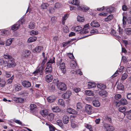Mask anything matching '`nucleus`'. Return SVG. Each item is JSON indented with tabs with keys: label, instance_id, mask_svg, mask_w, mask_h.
<instances>
[{
	"label": "nucleus",
	"instance_id": "61",
	"mask_svg": "<svg viewBox=\"0 0 131 131\" xmlns=\"http://www.w3.org/2000/svg\"><path fill=\"white\" fill-rule=\"evenodd\" d=\"M48 124L49 125L50 131H54V127L52 125Z\"/></svg>",
	"mask_w": 131,
	"mask_h": 131
},
{
	"label": "nucleus",
	"instance_id": "45",
	"mask_svg": "<svg viewBox=\"0 0 131 131\" xmlns=\"http://www.w3.org/2000/svg\"><path fill=\"white\" fill-rule=\"evenodd\" d=\"M113 18V16L112 14H110L108 16L107 18H105L104 20L107 21L111 20Z\"/></svg>",
	"mask_w": 131,
	"mask_h": 131
},
{
	"label": "nucleus",
	"instance_id": "14",
	"mask_svg": "<svg viewBox=\"0 0 131 131\" xmlns=\"http://www.w3.org/2000/svg\"><path fill=\"white\" fill-rule=\"evenodd\" d=\"M71 126L72 128L78 130L79 127L78 123L74 122H71Z\"/></svg>",
	"mask_w": 131,
	"mask_h": 131
},
{
	"label": "nucleus",
	"instance_id": "51",
	"mask_svg": "<svg viewBox=\"0 0 131 131\" xmlns=\"http://www.w3.org/2000/svg\"><path fill=\"white\" fill-rule=\"evenodd\" d=\"M15 100L17 102L21 103L23 102L24 99L18 97L16 98Z\"/></svg>",
	"mask_w": 131,
	"mask_h": 131
},
{
	"label": "nucleus",
	"instance_id": "15",
	"mask_svg": "<svg viewBox=\"0 0 131 131\" xmlns=\"http://www.w3.org/2000/svg\"><path fill=\"white\" fill-rule=\"evenodd\" d=\"M47 99L48 102L51 103L54 101L56 99V97L54 95H51L47 97Z\"/></svg>",
	"mask_w": 131,
	"mask_h": 131
},
{
	"label": "nucleus",
	"instance_id": "29",
	"mask_svg": "<svg viewBox=\"0 0 131 131\" xmlns=\"http://www.w3.org/2000/svg\"><path fill=\"white\" fill-rule=\"evenodd\" d=\"M67 111L70 114H77V112L71 108H69L67 109Z\"/></svg>",
	"mask_w": 131,
	"mask_h": 131
},
{
	"label": "nucleus",
	"instance_id": "9",
	"mask_svg": "<svg viewBox=\"0 0 131 131\" xmlns=\"http://www.w3.org/2000/svg\"><path fill=\"white\" fill-rule=\"evenodd\" d=\"M71 94V92L70 91H67L66 93L62 94V96L64 99H67L69 98Z\"/></svg>",
	"mask_w": 131,
	"mask_h": 131
},
{
	"label": "nucleus",
	"instance_id": "4",
	"mask_svg": "<svg viewBox=\"0 0 131 131\" xmlns=\"http://www.w3.org/2000/svg\"><path fill=\"white\" fill-rule=\"evenodd\" d=\"M103 127L106 131H113L114 129V127L113 126L107 123L104 124Z\"/></svg>",
	"mask_w": 131,
	"mask_h": 131
},
{
	"label": "nucleus",
	"instance_id": "19",
	"mask_svg": "<svg viewBox=\"0 0 131 131\" xmlns=\"http://www.w3.org/2000/svg\"><path fill=\"white\" fill-rule=\"evenodd\" d=\"M124 67L123 66L120 67L116 71V72L114 73V74L112 75L113 77H114L116 76L117 74H118V72L119 73H121L123 71V69H124Z\"/></svg>",
	"mask_w": 131,
	"mask_h": 131
},
{
	"label": "nucleus",
	"instance_id": "36",
	"mask_svg": "<svg viewBox=\"0 0 131 131\" xmlns=\"http://www.w3.org/2000/svg\"><path fill=\"white\" fill-rule=\"evenodd\" d=\"M77 66V64L75 61H71L70 64V67L72 69H74Z\"/></svg>",
	"mask_w": 131,
	"mask_h": 131
},
{
	"label": "nucleus",
	"instance_id": "1",
	"mask_svg": "<svg viewBox=\"0 0 131 131\" xmlns=\"http://www.w3.org/2000/svg\"><path fill=\"white\" fill-rule=\"evenodd\" d=\"M53 82L56 84L57 87L58 89L62 91L65 90L67 89L66 85L64 83L59 82L57 80H53Z\"/></svg>",
	"mask_w": 131,
	"mask_h": 131
},
{
	"label": "nucleus",
	"instance_id": "3",
	"mask_svg": "<svg viewBox=\"0 0 131 131\" xmlns=\"http://www.w3.org/2000/svg\"><path fill=\"white\" fill-rule=\"evenodd\" d=\"M31 112L34 115L37 116V108L36 105L34 104H31L30 106Z\"/></svg>",
	"mask_w": 131,
	"mask_h": 131
},
{
	"label": "nucleus",
	"instance_id": "52",
	"mask_svg": "<svg viewBox=\"0 0 131 131\" xmlns=\"http://www.w3.org/2000/svg\"><path fill=\"white\" fill-rule=\"evenodd\" d=\"M38 31L34 30L31 31L30 32V35L32 36H35L38 34Z\"/></svg>",
	"mask_w": 131,
	"mask_h": 131
},
{
	"label": "nucleus",
	"instance_id": "17",
	"mask_svg": "<svg viewBox=\"0 0 131 131\" xmlns=\"http://www.w3.org/2000/svg\"><path fill=\"white\" fill-rule=\"evenodd\" d=\"M99 94L102 97H104L107 96L108 93L106 91L103 90L99 91Z\"/></svg>",
	"mask_w": 131,
	"mask_h": 131
},
{
	"label": "nucleus",
	"instance_id": "58",
	"mask_svg": "<svg viewBox=\"0 0 131 131\" xmlns=\"http://www.w3.org/2000/svg\"><path fill=\"white\" fill-rule=\"evenodd\" d=\"M71 3L76 5H78L79 3V2L78 0H73L72 1Z\"/></svg>",
	"mask_w": 131,
	"mask_h": 131
},
{
	"label": "nucleus",
	"instance_id": "54",
	"mask_svg": "<svg viewBox=\"0 0 131 131\" xmlns=\"http://www.w3.org/2000/svg\"><path fill=\"white\" fill-rule=\"evenodd\" d=\"M77 19V20L79 22H83L84 21V18L83 17H81L80 16H78Z\"/></svg>",
	"mask_w": 131,
	"mask_h": 131
},
{
	"label": "nucleus",
	"instance_id": "39",
	"mask_svg": "<svg viewBox=\"0 0 131 131\" xmlns=\"http://www.w3.org/2000/svg\"><path fill=\"white\" fill-rule=\"evenodd\" d=\"M125 33L127 35H131V28H127L124 30Z\"/></svg>",
	"mask_w": 131,
	"mask_h": 131
},
{
	"label": "nucleus",
	"instance_id": "38",
	"mask_svg": "<svg viewBox=\"0 0 131 131\" xmlns=\"http://www.w3.org/2000/svg\"><path fill=\"white\" fill-rule=\"evenodd\" d=\"M14 86L15 90L16 91H18L21 90L22 88V86L21 85L18 84H17L15 85Z\"/></svg>",
	"mask_w": 131,
	"mask_h": 131
},
{
	"label": "nucleus",
	"instance_id": "13",
	"mask_svg": "<svg viewBox=\"0 0 131 131\" xmlns=\"http://www.w3.org/2000/svg\"><path fill=\"white\" fill-rule=\"evenodd\" d=\"M85 110L88 114H90L92 111V107L90 105H87L85 107Z\"/></svg>",
	"mask_w": 131,
	"mask_h": 131
},
{
	"label": "nucleus",
	"instance_id": "32",
	"mask_svg": "<svg viewBox=\"0 0 131 131\" xmlns=\"http://www.w3.org/2000/svg\"><path fill=\"white\" fill-rule=\"evenodd\" d=\"M85 94L87 95L93 96L94 94L92 91L89 90H86L85 91Z\"/></svg>",
	"mask_w": 131,
	"mask_h": 131
},
{
	"label": "nucleus",
	"instance_id": "56",
	"mask_svg": "<svg viewBox=\"0 0 131 131\" xmlns=\"http://www.w3.org/2000/svg\"><path fill=\"white\" fill-rule=\"evenodd\" d=\"M4 57L5 59H9L12 58V56L9 55V54L7 53L4 54Z\"/></svg>",
	"mask_w": 131,
	"mask_h": 131
},
{
	"label": "nucleus",
	"instance_id": "8",
	"mask_svg": "<svg viewBox=\"0 0 131 131\" xmlns=\"http://www.w3.org/2000/svg\"><path fill=\"white\" fill-rule=\"evenodd\" d=\"M89 24H87L84 26L82 30V32L83 34L88 33L89 31Z\"/></svg>",
	"mask_w": 131,
	"mask_h": 131
},
{
	"label": "nucleus",
	"instance_id": "23",
	"mask_svg": "<svg viewBox=\"0 0 131 131\" xmlns=\"http://www.w3.org/2000/svg\"><path fill=\"white\" fill-rule=\"evenodd\" d=\"M91 25L93 27H98L100 26L99 23L95 20L92 21L91 23Z\"/></svg>",
	"mask_w": 131,
	"mask_h": 131
},
{
	"label": "nucleus",
	"instance_id": "6",
	"mask_svg": "<svg viewBox=\"0 0 131 131\" xmlns=\"http://www.w3.org/2000/svg\"><path fill=\"white\" fill-rule=\"evenodd\" d=\"M31 52L28 50H23L21 54V57L23 58H26L29 56Z\"/></svg>",
	"mask_w": 131,
	"mask_h": 131
},
{
	"label": "nucleus",
	"instance_id": "63",
	"mask_svg": "<svg viewBox=\"0 0 131 131\" xmlns=\"http://www.w3.org/2000/svg\"><path fill=\"white\" fill-rule=\"evenodd\" d=\"M85 126L87 128L89 129L90 131H93L92 130V127L91 125H86Z\"/></svg>",
	"mask_w": 131,
	"mask_h": 131
},
{
	"label": "nucleus",
	"instance_id": "10",
	"mask_svg": "<svg viewBox=\"0 0 131 131\" xmlns=\"http://www.w3.org/2000/svg\"><path fill=\"white\" fill-rule=\"evenodd\" d=\"M43 49V47L41 46H37L35 48L33 49L32 51L34 53L39 52Z\"/></svg>",
	"mask_w": 131,
	"mask_h": 131
},
{
	"label": "nucleus",
	"instance_id": "53",
	"mask_svg": "<svg viewBox=\"0 0 131 131\" xmlns=\"http://www.w3.org/2000/svg\"><path fill=\"white\" fill-rule=\"evenodd\" d=\"M14 77V75H12V77H11L7 81V82L9 84H11L13 81Z\"/></svg>",
	"mask_w": 131,
	"mask_h": 131
},
{
	"label": "nucleus",
	"instance_id": "5",
	"mask_svg": "<svg viewBox=\"0 0 131 131\" xmlns=\"http://www.w3.org/2000/svg\"><path fill=\"white\" fill-rule=\"evenodd\" d=\"M16 66L15 63L14 61V59L13 58L9 59L8 61L7 66L9 68L14 67Z\"/></svg>",
	"mask_w": 131,
	"mask_h": 131
},
{
	"label": "nucleus",
	"instance_id": "34",
	"mask_svg": "<svg viewBox=\"0 0 131 131\" xmlns=\"http://www.w3.org/2000/svg\"><path fill=\"white\" fill-rule=\"evenodd\" d=\"M35 23L34 22H30L28 26V27L30 29H32L35 28Z\"/></svg>",
	"mask_w": 131,
	"mask_h": 131
},
{
	"label": "nucleus",
	"instance_id": "60",
	"mask_svg": "<svg viewBox=\"0 0 131 131\" xmlns=\"http://www.w3.org/2000/svg\"><path fill=\"white\" fill-rule=\"evenodd\" d=\"M63 31L65 33H67L69 32V30L68 27L67 26H64L63 29Z\"/></svg>",
	"mask_w": 131,
	"mask_h": 131
},
{
	"label": "nucleus",
	"instance_id": "30",
	"mask_svg": "<svg viewBox=\"0 0 131 131\" xmlns=\"http://www.w3.org/2000/svg\"><path fill=\"white\" fill-rule=\"evenodd\" d=\"M111 34L112 35L116 38H121L119 36L118 34L117 33H116L115 31L113 29H112L111 30Z\"/></svg>",
	"mask_w": 131,
	"mask_h": 131
},
{
	"label": "nucleus",
	"instance_id": "26",
	"mask_svg": "<svg viewBox=\"0 0 131 131\" xmlns=\"http://www.w3.org/2000/svg\"><path fill=\"white\" fill-rule=\"evenodd\" d=\"M106 12H109L110 13H111L114 10V7H113L110 6L108 7H105Z\"/></svg>",
	"mask_w": 131,
	"mask_h": 131
},
{
	"label": "nucleus",
	"instance_id": "40",
	"mask_svg": "<svg viewBox=\"0 0 131 131\" xmlns=\"http://www.w3.org/2000/svg\"><path fill=\"white\" fill-rule=\"evenodd\" d=\"M51 109L53 112H58L60 111V109L58 106H54L52 107Z\"/></svg>",
	"mask_w": 131,
	"mask_h": 131
},
{
	"label": "nucleus",
	"instance_id": "2",
	"mask_svg": "<svg viewBox=\"0 0 131 131\" xmlns=\"http://www.w3.org/2000/svg\"><path fill=\"white\" fill-rule=\"evenodd\" d=\"M24 19L23 18L20 19L18 22L16 24L12 26L11 29L13 31H16L18 29L20 24H22L24 22Z\"/></svg>",
	"mask_w": 131,
	"mask_h": 131
},
{
	"label": "nucleus",
	"instance_id": "12",
	"mask_svg": "<svg viewBox=\"0 0 131 131\" xmlns=\"http://www.w3.org/2000/svg\"><path fill=\"white\" fill-rule=\"evenodd\" d=\"M77 9L78 10L85 12L88 10L89 8L87 6L80 5L78 7Z\"/></svg>",
	"mask_w": 131,
	"mask_h": 131
},
{
	"label": "nucleus",
	"instance_id": "50",
	"mask_svg": "<svg viewBox=\"0 0 131 131\" xmlns=\"http://www.w3.org/2000/svg\"><path fill=\"white\" fill-rule=\"evenodd\" d=\"M118 29L117 30V31L118 32L119 34L121 36H122L123 35V30L122 28L119 26Z\"/></svg>",
	"mask_w": 131,
	"mask_h": 131
},
{
	"label": "nucleus",
	"instance_id": "59",
	"mask_svg": "<svg viewBox=\"0 0 131 131\" xmlns=\"http://www.w3.org/2000/svg\"><path fill=\"white\" fill-rule=\"evenodd\" d=\"M126 19V17L125 16H123V27L124 28H125V25L126 24V22L124 20H125Z\"/></svg>",
	"mask_w": 131,
	"mask_h": 131
},
{
	"label": "nucleus",
	"instance_id": "43",
	"mask_svg": "<svg viewBox=\"0 0 131 131\" xmlns=\"http://www.w3.org/2000/svg\"><path fill=\"white\" fill-rule=\"evenodd\" d=\"M54 115L52 113L49 114L47 116V118L48 120L50 121H52L54 119Z\"/></svg>",
	"mask_w": 131,
	"mask_h": 131
},
{
	"label": "nucleus",
	"instance_id": "21",
	"mask_svg": "<svg viewBox=\"0 0 131 131\" xmlns=\"http://www.w3.org/2000/svg\"><path fill=\"white\" fill-rule=\"evenodd\" d=\"M69 117L67 115H64L62 118V121L63 123L64 124H67L69 122Z\"/></svg>",
	"mask_w": 131,
	"mask_h": 131
},
{
	"label": "nucleus",
	"instance_id": "22",
	"mask_svg": "<svg viewBox=\"0 0 131 131\" xmlns=\"http://www.w3.org/2000/svg\"><path fill=\"white\" fill-rule=\"evenodd\" d=\"M49 5L47 3H43L41 4L40 8L42 10L46 9L49 6Z\"/></svg>",
	"mask_w": 131,
	"mask_h": 131
},
{
	"label": "nucleus",
	"instance_id": "27",
	"mask_svg": "<svg viewBox=\"0 0 131 131\" xmlns=\"http://www.w3.org/2000/svg\"><path fill=\"white\" fill-rule=\"evenodd\" d=\"M37 39V38L36 37H32L28 39L27 42L28 43L32 42L35 41Z\"/></svg>",
	"mask_w": 131,
	"mask_h": 131
},
{
	"label": "nucleus",
	"instance_id": "44",
	"mask_svg": "<svg viewBox=\"0 0 131 131\" xmlns=\"http://www.w3.org/2000/svg\"><path fill=\"white\" fill-rule=\"evenodd\" d=\"M68 17V15L67 14H66L62 17V24L64 25L65 24V20L67 19Z\"/></svg>",
	"mask_w": 131,
	"mask_h": 131
},
{
	"label": "nucleus",
	"instance_id": "20",
	"mask_svg": "<svg viewBox=\"0 0 131 131\" xmlns=\"http://www.w3.org/2000/svg\"><path fill=\"white\" fill-rule=\"evenodd\" d=\"M40 113L41 115L43 117H45L48 114V111L46 109H43L40 110Z\"/></svg>",
	"mask_w": 131,
	"mask_h": 131
},
{
	"label": "nucleus",
	"instance_id": "62",
	"mask_svg": "<svg viewBox=\"0 0 131 131\" xmlns=\"http://www.w3.org/2000/svg\"><path fill=\"white\" fill-rule=\"evenodd\" d=\"M126 109L124 107H121L119 109V111L121 112H123L125 111Z\"/></svg>",
	"mask_w": 131,
	"mask_h": 131
},
{
	"label": "nucleus",
	"instance_id": "46",
	"mask_svg": "<svg viewBox=\"0 0 131 131\" xmlns=\"http://www.w3.org/2000/svg\"><path fill=\"white\" fill-rule=\"evenodd\" d=\"M73 40H74V39H72L66 42H63L62 44L63 46V47H66V46H67L68 45H69L70 43L72 42Z\"/></svg>",
	"mask_w": 131,
	"mask_h": 131
},
{
	"label": "nucleus",
	"instance_id": "33",
	"mask_svg": "<svg viewBox=\"0 0 131 131\" xmlns=\"http://www.w3.org/2000/svg\"><path fill=\"white\" fill-rule=\"evenodd\" d=\"M121 104L123 105H126L128 103L127 100L124 98H122L120 100Z\"/></svg>",
	"mask_w": 131,
	"mask_h": 131
},
{
	"label": "nucleus",
	"instance_id": "49",
	"mask_svg": "<svg viewBox=\"0 0 131 131\" xmlns=\"http://www.w3.org/2000/svg\"><path fill=\"white\" fill-rule=\"evenodd\" d=\"M10 72L6 71L5 72V76L7 78H9L10 77H12V75H14L12 74Z\"/></svg>",
	"mask_w": 131,
	"mask_h": 131
},
{
	"label": "nucleus",
	"instance_id": "25",
	"mask_svg": "<svg viewBox=\"0 0 131 131\" xmlns=\"http://www.w3.org/2000/svg\"><path fill=\"white\" fill-rule=\"evenodd\" d=\"M82 29V28L80 26H73L71 28L72 30H75L76 31H78L81 30Z\"/></svg>",
	"mask_w": 131,
	"mask_h": 131
},
{
	"label": "nucleus",
	"instance_id": "57",
	"mask_svg": "<svg viewBox=\"0 0 131 131\" xmlns=\"http://www.w3.org/2000/svg\"><path fill=\"white\" fill-rule=\"evenodd\" d=\"M90 32L92 34H97L98 31L97 29H93V30H91V31Z\"/></svg>",
	"mask_w": 131,
	"mask_h": 131
},
{
	"label": "nucleus",
	"instance_id": "55",
	"mask_svg": "<svg viewBox=\"0 0 131 131\" xmlns=\"http://www.w3.org/2000/svg\"><path fill=\"white\" fill-rule=\"evenodd\" d=\"M58 105L61 106H63L64 104L63 100L62 99H59L58 100Z\"/></svg>",
	"mask_w": 131,
	"mask_h": 131
},
{
	"label": "nucleus",
	"instance_id": "42",
	"mask_svg": "<svg viewBox=\"0 0 131 131\" xmlns=\"http://www.w3.org/2000/svg\"><path fill=\"white\" fill-rule=\"evenodd\" d=\"M117 89L119 90L122 91L124 90V86L121 83L118 84L117 85Z\"/></svg>",
	"mask_w": 131,
	"mask_h": 131
},
{
	"label": "nucleus",
	"instance_id": "28",
	"mask_svg": "<svg viewBox=\"0 0 131 131\" xmlns=\"http://www.w3.org/2000/svg\"><path fill=\"white\" fill-rule=\"evenodd\" d=\"M38 73H39L40 75H42L43 72L41 69L38 68L33 72V73L35 74V75H36Z\"/></svg>",
	"mask_w": 131,
	"mask_h": 131
},
{
	"label": "nucleus",
	"instance_id": "11",
	"mask_svg": "<svg viewBox=\"0 0 131 131\" xmlns=\"http://www.w3.org/2000/svg\"><path fill=\"white\" fill-rule=\"evenodd\" d=\"M45 80L48 83L51 82L53 79V76L50 74H48L46 75L45 77Z\"/></svg>",
	"mask_w": 131,
	"mask_h": 131
},
{
	"label": "nucleus",
	"instance_id": "16",
	"mask_svg": "<svg viewBox=\"0 0 131 131\" xmlns=\"http://www.w3.org/2000/svg\"><path fill=\"white\" fill-rule=\"evenodd\" d=\"M23 85L26 88H29L31 86V83L29 81L25 80L23 81L22 82Z\"/></svg>",
	"mask_w": 131,
	"mask_h": 131
},
{
	"label": "nucleus",
	"instance_id": "37",
	"mask_svg": "<svg viewBox=\"0 0 131 131\" xmlns=\"http://www.w3.org/2000/svg\"><path fill=\"white\" fill-rule=\"evenodd\" d=\"M97 88L100 89H104L106 88L105 85L102 84H97Z\"/></svg>",
	"mask_w": 131,
	"mask_h": 131
},
{
	"label": "nucleus",
	"instance_id": "18",
	"mask_svg": "<svg viewBox=\"0 0 131 131\" xmlns=\"http://www.w3.org/2000/svg\"><path fill=\"white\" fill-rule=\"evenodd\" d=\"M52 70V68L51 65L49 64H48L45 70L46 73H49L51 72Z\"/></svg>",
	"mask_w": 131,
	"mask_h": 131
},
{
	"label": "nucleus",
	"instance_id": "7",
	"mask_svg": "<svg viewBox=\"0 0 131 131\" xmlns=\"http://www.w3.org/2000/svg\"><path fill=\"white\" fill-rule=\"evenodd\" d=\"M60 68L63 74H64L66 72V67L65 64L63 62L61 63H60Z\"/></svg>",
	"mask_w": 131,
	"mask_h": 131
},
{
	"label": "nucleus",
	"instance_id": "47",
	"mask_svg": "<svg viewBox=\"0 0 131 131\" xmlns=\"http://www.w3.org/2000/svg\"><path fill=\"white\" fill-rule=\"evenodd\" d=\"M54 58L52 57L50 58V60L47 63V65L49 64L50 65H51V64L54 63Z\"/></svg>",
	"mask_w": 131,
	"mask_h": 131
},
{
	"label": "nucleus",
	"instance_id": "48",
	"mask_svg": "<svg viewBox=\"0 0 131 131\" xmlns=\"http://www.w3.org/2000/svg\"><path fill=\"white\" fill-rule=\"evenodd\" d=\"M128 74L126 73L123 74L122 76L121 79L122 80H124L126 79L128 77Z\"/></svg>",
	"mask_w": 131,
	"mask_h": 131
},
{
	"label": "nucleus",
	"instance_id": "24",
	"mask_svg": "<svg viewBox=\"0 0 131 131\" xmlns=\"http://www.w3.org/2000/svg\"><path fill=\"white\" fill-rule=\"evenodd\" d=\"M96 86V84L93 82H89L88 83V87L89 89H91Z\"/></svg>",
	"mask_w": 131,
	"mask_h": 131
},
{
	"label": "nucleus",
	"instance_id": "41",
	"mask_svg": "<svg viewBox=\"0 0 131 131\" xmlns=\"http://www.w3.org/2000/svg\"><path fill=\"white\" fill-rule=\"evenodd\" d=\"M77 111L81 110L82 108V104L80 102L78 103L77 105Z\"/></svg>",
	"mask_w": 131,
	"mask_h": 131
},
{
	"label": "nucleus",
	"instance_id": "31",
	"mask_svg": "<svg viewBox=\"0 0 131 131\" xmlns=\"http://www.w3.org/2000/svg\"><path fill=\"white\" fill-rule=\"evenodd\" d=\"M14 38H10L9 39H8L6 40L5 44L6 46H9L12 43V42L14 41Z\"/></svg>",
	"mask_w": 131,
	"mask_h": 131
},
{
	"label": "nucleus",
	"instance_id": "64",
	"mask_svg": "<svg viewBox=\"0 0 131 131\" xmlns=\"http://www.w3.org/2000/svg\"><path fill=\"white\" fill-rule=\"evenodd\" d=\"M127 113H128L129 114L127 116V118L129 119H131V114H130L131 113V110L127 111Z\"/></svg>",
	"mask_w": 131,
	"mask_h": 131
},
{
	"label": "nucleus",
	"instance_id": "35",
	"mask_svg": "<svg viewBox=\"0 0 131 131\" xmlns=\"http://www.w3.org/2000/svg\"><path fill=\"white\" fill-rule=\"evenodd\" d=\"M93 105L96 107H99L100 105V103L97 100H94L92 102Z\"/></svg>",
	"mask_w": 131,
	"mask_h": 131
}]
</instances>
